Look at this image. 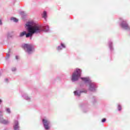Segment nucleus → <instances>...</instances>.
Wrapping results in <instances>:
<instances>
[{
  "mask_svg": "<svg viewBox=\"0 0 130 130\" xmlns=\"http://www.w3.org/2000/svg\"><path fill=\"white\" fill-rule=\"evenodd\" d=\"M25 27H27L28 34H26V37H32V35L35 33H40L42 31L41 26L36 24L33 21L28 22L25 24Z\"/></svg>",
  "mask_w": 130,
  "mask_h": 130,
  "instance_id": "1",
  "label": "nucleus"
},
{
  "mask_svg": "<svg viewBox=\"0 0 130 130\" xmlns=\"http://www.w3.org/2000/svg\"><path fill=\"white\" fill-rule=\"evenodd\" d=\"M81 73L82 71H81L80 69H76L72 75V80L73 81H78V80H79V78L81 77Z\"/></svg>",
  "mask_w": 130,
  "mask_h": 130,
  "instance_id": "2",
  "label": "nucleus"
},
{
  "mask_svg": "<svg viewBox=\"0 0 130 130\" xmlns=\"http://www.w3.org/2000/svg\"><path fill=\"white\" fill-rule=\"evenodd\" d=\"M22 47L23 48H24L26 52L28 53L29 54H30V53H31L32 51L34 50V48L33 47V46L30 44H25L22 45Z\"/></svg>",
  "mask_w": 130,
  "mask_h": 130,
  "instance_id": "3",
  "label": "nucleus"
},
{
  "mask_svg": "<svg viewBox=\"0 0 130 130\" xmlns=\"http://www.w3.org/2000/svg\"><path fill=\"white\" fill-rule=\"evenodd\" d=\"M43 123L45 129H49V121L46 119H43Z\"/></svg>",
  "mask_w": 130,
  "mask_h": 130,
  "instance_id": "4",
  "label": "nucleus"
},
{
  "mask_svg": "<svg viewBox=\"0 0 130 130\" xmlns=\"http://www.w3.org/2000/svg\"><path fill=\"white\" fill-rule=\"evenodd\" d=\"M13 127H14V130H19V122H18V121L15 120L14 121V125L13 126Z\"/></svg>",
  "mask_w": 130,
  "mask_h": 130,
  "instance_id": "5",
  "label": "nucleus"
},
{
  "mask_svg": "<svg viewBox=\"0 0 130 130\" xmlns=\"http://www.w3.org/2000/svg\"><path fill=\"white\" fill-rule=\"evenodd\" d=\"M121 27L124 29H128V25L127 24L126 22H123L121 24Z\"/></svg>",
  "mask_w": 130,
  "mask_h": 130,
  "instance_id": "6",
  "label": "nucleus"
},
{
  "mask_svg": "<svg viewBox=\"0 0 130 130\" xmlns=\"http://www.w3.org/2000/svg\"><path fill=\"white\" fill-rule=\"evenodd\" d=\"M19 14L20 15L22 16V17H27L28 16V13H27L26 12L23 11H20Z\"/></svg>",
  "mask_w": 130,
  "mask_h": 130,
  "instance_id": "7",
  "label": "nucleus"
},
{
  "mask_svg": "<svg viewBox=\"0 0 130 130\" xmlns=\"http://www.w3.org/2000/svg\"><path fill=\"white\" fill-rule=\"evenodd\" d=\"M0 122H1V123H3L4 124H9V123H10L9 121L4 119H1L0 120Z\"/></svg>",
  "mask_w": 130,
  "mask_h": 130,
  "instance_id": "8",
  "label": "nucleus"
},
{
  "mask_svg": "<svg viewBox=\"0 0 130 130\" xmlns=\"http://www.w3.org/2000/svg\"><path fill=\"white\" fill-rule=\"evenodd\" d=\"M81 79L84 82H85V83H87V82H88V83H91V80H90L89 78H82Z\"/></svg>",
  "mask_w": 130,
  "mask_h": 130,
  "instance_id": "9",
  "label": "nucleus"
},
{
  "mask_svg": "<svg viewBox=\"0 0 130 130\" xmlns=\"http://www.w3.org/2000/svg\"><path fill=\"white\" fill-rule=\"evenodd\" d=\"M89 90L90 91H94V90H95L94 85L93 83H90L89 85Z\"/></svg>",
  "mask_w": 130,
  "mask_h": 130,
  "instance_id": "10",
  "label": "nucleus"
},
{
  "mask_svg": "<svg viewBox=\"0 0 130 130\" xmlns=\"http://www.w3.org/2000/svg\"><path fill=\"white\" fill-rule=\"evenodd\" d=\"M82 92H83V91H80L79 92H78V91H74V94L76 96H80V95H81V93H82Z\"/></svg>",
  "mask_w": 130,
  "mask_h": 130,
  "instance_id": "11",
  "label": "nucleus"
},
{
  "mask_svg": "<svg viewBox=\"0 0 130 130\" xmlns=\"http://www.w3.org/2000/svg\"><path fill=\"white\" fill-rule=\"evenodd\" d=\"M42 15L43 17H47V12L44 11Z\"/></svg>",
  "mask_w": 130,
  "mask_h": 130,
  "instance_id": "12",
  "label": "nucleus"
},
{
  "mask_svg": "<svg viewBox=\"0 0 130 130\" xmlns=\"http://www.w3.org/2000/svg\"><path fill=\"white\" fill-rule=\"evenodd\" d=\"M11 20L13 21V22H18V19H17L15 17H12L11 18Z\"/></svg>",
  "mask_w": 130,
  "mask_h": 130,
  "instance_id": "13",
  "label": "nucleus"
},
{
  "mask_svg": "<svg viewBox=\"0 0 130 130\" xmlns=\"http://www.w3.org/2000/svg\"><path fill=\"white\" fill-rule=\"evenodd\" d=\"M24 35H26V31L21 32L20 34V37H23Z\"/></svg>",
  "mask_w": 130,
  "mask_h": 130,
  "instance_id": "14",
  "label": "nucleus"
},
{
  "mask_svg": "<svg viewBox=\"0 0 130 130\" xmlns=\"http://www.w3.org/2000/svg\"><path fill=\"white\" fill-rule=\"evenodd\" d=\"M118 109L119 111L121 110V106H120V105L118 106Z\"/></svg>",
  "mask_w": 130,
  "mask_h": 130,
  "instance_id": "15",
  "label": "nucleus"
},
{
  "mask_svg": "<svg viewBox=\"0 0 130 130\" xmlns=\"http://www.w3.org/2000/svg\"><path fill=\"white\" fill-rule=\"evenodd\" d=\"M7 112L8 113H11V111L10 110V109H7Z\"/></svg>",
  "mask_w": 130,
  "mask_h": 130,
  "instance_id": "16",
  "label": "nucleus"
},
{
  "mask_svg": "<svg viewBox=\"0 0 130 130\" xmlns=\"http://www.w3.org/2000/svg\"><path fill=\"white\" fill-rule=\"evenodd\" d=\"M102 122H105V121H106V118H104L102 119Z\"/></svg>",
  "mask_w": 130,
  "mask_h": 130,
  "instance_id": "17",
  "label": "nucleus"
},
{
  "mask_svg": "<svg viewBox=\"0 0 130 130\" xmlns=\"http://www.w3.org/2000/svg\"><path fill=\"white\" fill-rule=\"evenodd\" d=\"M61 46H62V47H63L64 48V47H66V46H64V44H61Z\"/></svg>",
  "mask_w": 130,
  "mask_h": 130,
  "instance_id": "18",
  "label": "nucleus"
},
{
  "mask_svg": "<svg viewBox=\"0 0 130 130\" xmlns=\"http://www.w3.org/2000/svg\"><path fill=\"white\" fill-rule=\"evenodd\" d=\"M57 49L58 50H60V49H61V48L60 47H58Z\"/></svg>",
  "mask_w": 130,
  "mask_h": 130,
  "instance_id": "19",
  "label": "nucleus"
},
{
  "mask_svg": "<svg viewBox=\"0 0 130 130\" xmlns=\"http://www.w3.org/2000/svg\"><path fill=\"white\" fill-rule=\"evenodd\" d=\"M16 59H19V56H16Z\"/></svg>",
  "mask_w": 130,
  "mask_h": 130,
  "instance_id": "20",
  "label": "nucleus"
},
{
  "mask_svg": "<svg viewBox=\"0 0 130 130\" xmlns=\"http://www.w3.org/2000/svg\"><path fill=\"white\" fill-rule=\"evenodd\" d=\"M2 20H0V25H2Z\"/></svg>",
  "mask_w": 130,
  "mask_h": 130,
  "instance_id": "21",
  "label": "nucleus"
},
{
  "mask_svg": "<svg viewBox=\"0 0 130 130\" xmlns=\"http://www.w3.org/2000/svg\"><path fill=\"white\" fill-rule=\"evenodd\" d=\"M2 100L0 99V104L2 103Z\"/></svg>",
  "mask_w": 130,
  "mask_h": 130,
  "instance_id": "22",
  "label": "nucleus"
},
{
  "mask_svg": "<svg viewBox=\"0 0 130 130\" xmlns=\"http://www.w3.org/2000/svg\"><path fill=\"white\" fill-rule=\"evenodd\" d=\"M1 112V113H3V112Z\"/></svg>",
  "mask_w": 130,
  "mask_h": 130,
  "instance_id": "23",
  "label": "nucleus"
},
{
  "mask_svg": "<svg viewBox=\"0 0 130 130\" xmlns=\"http://www.w3.org/2000/svg\"><path fill=\"white\" fill-rule=\"evenodd\" d=\"M45 18V19H46V17H44Z\"/></svg>",
  "mask_w": 130,
  "mask_h": 130,
  "instance_id": "24",
  "label": "nucleus"
}]
</instances>
